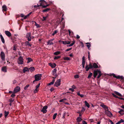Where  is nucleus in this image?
I'll list each match as a JSON object with an SVG mask.
<instances>
[{"label": "nucleus", "mask_w": 124, "mask_h": 124, "mask_svg": "<svg viewBox=\"0 0 124 124\" xmlns=\"http://www.w3.org/2000/svg\"><path fill=\"white\" fill-rule=\"evenodd\" d=\"M61 82V80L60 79H59L57 80L55 82V84H54V85L55 86L58 87L59 86L60 84V82Z\"/></svg>", "instance_id": "0eeeda50"}, {"label": "nucleus", "mask_w": 124, "mask_h": 124, "mask_svg": "<svg viewBox=\"0 0 124 124\" xmlns=\"http://www.w3.org/2000/svg\"><path fill=\"white\" fill-rule=\"evenodd\" d=\"M54 84L52 82H51L48 84L49 85H50L53 84Z\"/></svg>", "instance_id": "4d7b16f0"}, {"label": "nucleus", "mask_w": 124, "mask_h": 124, "mask_svg": "<svg viewBox=\"0 0 124 124\" xmlns=\"http://www.w3.org/2000/svg\"><path fill=\"white\" fill-rule=\"evenodd\" d=\"M0 56L1 59L3 61L5 60V54L3 52H1L0 53Z\"/></svg>", "instance_id": "9d476101"}, {"label": "nucleus", "mask_w": 124, "mask_h": 124, "mask_svg": "<svg viewBox=\"0 0 124 124\" xmlns=\"http://www.w3.org/2000/svg\"><path fill=\"white\" fill-rule=\"evenodd\" d=\"M80 37V36L78 35H76V38L78 39Z\"/></svg>", "instance_id": "69168bd1"}, {"label": "nucleus", "mask_w": 124, "mask_h": 124, "mask_svg": "<svg viewBox=\"0 0 124 124\" xmlns=\"http://www.w3.org/2000/svg\"><path fill=\"white\" fill-rule=\"evenodd\" d=\"M57 114V113H55L53 115V119L54 120L55 119Z\"/></svg>", "instance_id": "7c9ffc66"}, {"label": "nucleus", "mask_w": 124, "mask_h": 124, "mask_svg": "<svg viewBox=\"0 0 124 124\" xmlns=\"http://www.w3.org/2000/svg\"><path fill=\"white\" fill-rule=\"evenodd\" d=\"M5 33L8 37H9L11 36V33L8 31H5Z\"/></svg>", "instance_id": "2eb2a0df"}, {"label": "nucleus", "mask_w": 124, "mask_h": 124, "mask_svg": "<svg viewBox=\"0 0 124 124\" xmlns=\"http://www.w3.org/2000/svg\"><path fill=\"white\" fill-rule=\"evenodd\" d=\"M80 43H81V46H82L83 47H84V44H83V42H80Z\"/></svg>", "instance_id": "0e129e2a"}, {"label": "nucleus", "mask_w": 124, "mask_h": 124, "mask_svg": "<svg viewBox=\"0 0 124 124\" xmlns=\"http://www.w3.org/2000/svg\"><path fill=\"white\" fill-rule=\"evenodd\" d=\"M17 63L19 64H23V59L21 56H20L17 59Z\"/></svg>", "instance_id": "f257e3e1"}, {"label": "nucleus", "mask_w": 124, "mask_h": 124, "mask_svg": "<svg viewBox=\"0 0 124 124\" xmlns=\"http://www.w3.org/2000/svg\"><path fill=\"white\" fill-rule=\"evenodd\" d=\"M5 116L6 117L9 114V112H7L6 111H5Z\"/></svg>", "instance_id": "2f4dec72"}, {"label": "nucleus", "mask_w": 124, "mask_h": 124, "mask_svg": "<svg viewBox=\"0 0 124 124\" xmlns=\"http://www.w3.org/2000/svg\"><path fill=\"white\" fill-rule=\"evenodd\" d=\"M92 75V73H90L88 75V76L87 77L88 78H89L91 77Z\"/></svg>", "instance_id": "a19ab883"}, {"label": "nucleus", "mask_w": 124, "mask_h": 124, "mask_svg": "<svg viewBox=\"0 0 124 124\" xmlns=\"http://www.w3.org/2000/svg\"><path fill=\"white\" fill-rule=\"evenodd\" d=\"M86 44H87V46L88 47V49H89V48L91 46V45L89 43H87Z\"/></svg>", "instance_id": "c756f323"}, {"label": "nucleus", "mask_w": 124, "mask_h": 124, "mask_svg": "<svg viewBox=\"0 0 124 124\" xmlns=\"http://www.w3.org/2000/svg\"><path fill=\"white\" fill-rule=\"evenodd\" d=\"M75 43V41L74 40H73V42L69 45V46H72Z\"/></svg>", "instance_id": "4c0bfd02"}, {"label": "nucleus", "mask_w": 124, "mask_h": 124, "mask_svg": "<svg viewBox=\"0 0 124 124\" xmlns=\"http://www.w3.org/2000/svg\"><path fill=\"white\" fill-rule=\"evenodd\" d=\"M49 65L52 68H54L56 66V64L54 63H49Z\"/></svg>", "instance_id": "ddd939ff"}, {"label": "nucleus", "mask_w": 124, "mask_h": 124, "mask_svg": "<svg viewBox=\"0 0 124 124\" xmlns=\"http://www.w3.org/2000/svg\"><path fill=\"white\" fill-rule=\"evenodd\" d=\"M60 53V51H57L54 53V54L55 55H57Z\"/></svg>", "instance_id": "72a5a7b5"}, {"label": "nucleus", "mask_w": 124, "mask_h": 124, "mask_svg": "<svg viewBox=\"0 0 124 124\" xmlns=\"http://www.w3.org/2000/svg\"><path fill=\"white\" fill-rule=\"evenodd\" d=\"M53 44V43L52 41V40H49L47 42V44L48 45H51Z\"/></svg>", "instance_id": "cd10ccee"}, {"label": "nucleus", "mask_w": 124, "mask_h": 124, "mask_svg": "<svg viewBox=\"0 0 124 124\" xmlns=\"http://www.w3.org/2000/svg\"><path fill=\"white\" fill-rule=\"evenodd\" d=\"M27 71H29L28 69L26 67L24 68L23 70V73H25Z\"/></svg>", "instance_id": "aec40b11"}, {"label": "nucleus", "mask_w": 124, "mask_h": 124, "mask_svg": "<svg viewBox=\"0 0 124 124\" xmlns=\"http://www.w3.org/2000/svg\"><path fill=\"white\" fill-rule=\"evenodd\" d=\"M113 76L117 79H121L120 81L121 82H123L124 79V77L122 76H116L115 74H113L112 75Z\"/></svg>", "instance_id": "7ed1b4c3"}, {"label": "nucleus", "mask_w": 124, "mask_h": 124, "mask_svg": "<svg viewBox=\"0 0 124 124\" xmlns=\"http://www.w3.org/2000/svg\"><path fill=\"white\" fill-rule=\"evenodd\" d=\"M112 95H113V96L114 97H115V98H118L119 97H118V96H116V95H115L114 93H112Z\"/></svg>", "instance_id": "a18cd8bd"}, {"label": "nucleus", "mask_w": 124, "mask_h": 124, "mask_svg": "<svg viewBox=\"0 0 124 124\" xmlns=\"http://www.w3.org/2000/svg\"><path fill=\"white\" fill-rule=\"evenodd\" d=\"M25 45L26 46H31V44H30L29 43V42L28 41H26L25 42Z\"/></svg>", "instance_id": "a211bd4d"}, {"label": "nucleus", "mask_w": 124, "mask_h": 124, "mask_svg": "<svg viewBox=\"0 0 124 124\" xmlns=\"http://www.w3.org/2000/svg\"><path fill=\"white\" fill-rule=\"evenodd\" d=\"M47 16H46V17L43 16V19L42 20V21H43L46 20V18H47Z\"/></svg>", "instance_id": "79ce46f5"}, {"label": "nucleus", "mask_w": 124, "mask_h": 124, "mask_svg": "<svg viewBox=\"0 0 124 124\" xmlns=\"http://www.w3.org/2000/svg\"><path fill=\"white\" fill-rule=\"evenodd\" d=\"M50 9V8H46V9H44L42 11V12H47V11H49Z\"/></svg>", "instance_id": "c85d7f7f"}, {"label": "nucleus", "mask_w": 124, "mask_h": 124, "mask_svg": "<svg viewBox=\"0 0 124 124\" xmlns=\"http://www.w3.org/2000/svg\"><path fill=\"white\" fill-rule=\"evenodd\" d=\"M15 93L14 92L11 95V97H14L15 96Z\"/></svg>", "instance_id": "37998d69"}, {"label": "nucleus", "mask_w": 124, "mask_h": 124, "mask_svg": "<svg viewBox=\"0 0 124 124\" xmlns=\"http://www.w3.org/2000/svg\"><path fill=\"white\" fill-rule=\"evenodd\" d=\"M93 68H98V66L96 63H94L93 65Z\"/></svg>", "instance_id": "4be33fe9"}, {"label": "nucleus", "mask_w": 124, "mask_h": 124, "mask_svg": "<svg viewBox=\"0 0 124 124\" xmlns=\"http://www.w3.org/2000/svg\"><path fill=\"white\" fill-rule=\"evenodd\" d=\"M75 43V41L74 40H73V42L69 45V46H72Z\"/></svg>", "instance_id": "e433bc0d"}, {"label": "nucleus", "mask_w": 124, "mask_h": 124, "mask_svg": "<svg viewBox=\"0 0 124 124\" xmlns=\"http://www.w3.org/2000/svg\"><path fill=\"white\" fill-rule=\"evenodd\" d=\"M82 120L81 118L80 117H78L77 119V122H79L81 121Z\"/></svg>", "instance_id": "a878e982"}, {"label": "nucleus", "mask_w": 124, "mask_h": 124, "mask_svg": "<svg viewBox=\"0 0 124 124\" xmlns=\"http://www.w3.org/2000/svg\"><path fill=\"white\" fill-rule=\"evenodd\" d=\"M89 67L90 68V69H92L93 68V66H92V65L90 63L89 64Z\"/></svg>", "instance_id": "09e8293b"}, {"label": "nucleus", "mask_w": 124, "mask_h": 124, "mask_svg": "<svg viewBox=\"0 0 124 124\" xmlns=\"http://www.w3.org/2000/svg\"><path fill=\"white\" fill-rule=\"evenodd\" d=\"M121 123L123 122H124V121L122 119H121L120 121Z\"/></svg>", "instance_id": "338daca9"}, {"label": "nucleus", "mask_w": 124, "mask_h": 124, "mask_svg": "<svg viewBox=\"0 0 124 124\" xmlns=\"http://www.w3.org/2000/svg\"><path fill=\"white\" fill-rule=\"evenodd\" d=\"M60 56H55L54 58V59H58V58H60Z\"/></svg>", "instance_id": "603ef678"}, {"label": "nucleus", "mask_w": 124, "mask_h": 124, "mask_svg": "<svg viewBox=\"0 0 124 124\" xmlns=\"http://www.w3.org/2000/svg\"><path fill=\"white\" fill-rule=\"evenodd\" d=\"M85 61H82V65H85Z\"/></svg>", "instance_id": "bf43d9fd"}, {"label": "nucleus", "mask_w": 124, "mask_h": 124, "mask_svg": "<svg viewBox=\"0 0 124 124\" xmlns=\"http://www.w3.org/2000/svg\"><path fill=\"white\" fill-rule=\"evenodd\" d=\"M69 90H70L72 92H73L74 91V89L72 88H69Z\"/></svg>", "instance_id": "6e6d98bb"}, {"label": "nucleus", "mask_w": 124, "mask_h": 124, "mask_svg": "<svg viewBox=\"0 0 124 124\" xmlns=\"http://www.w3.org/2000/svg\"><path fill=\"white\" fill-rule=\"evenodd\" d=\"M40 84V83H39L38 85H37L36 86V88L38 89L39 87Z\"/></svg>", "instance_id": "5fc2aeb1"}, {"label": "nucleus", "mask_w": 124, "mask_h": 124, "mask_svg": "<svg viewBox=\"0 0 124 124\" xmlns=\"http://www.w3.org/2000/svg\"><path fill=\"white\" fill-rule=\"evenodd\" d=\"M75 43V41L74 40H73V42L69 45V46H72Z\"/></svg>", "instance_id": "c9c22d12"}, {"label": "nucleus", "mask_w": 124, "mask_h": 124, "mask_svg": "<svg viewBox=\"0 0 124 124\" xmlns=\"http://www.w3.org/2000/svg\"><path fill=\"white\" fill-rule=\"evenodd\" d=\"M29 85H26V86L24 87V89L25 90H26L29 87Z\"/></svg>", "instance_id": "3c124183"}, {"label": "nucleus", "mask_w": 124, "mask_h": 124, "mask_svg": "<svg viewBox=\"0 0 124 124\" xmlns=\"http://www.w3.org/2000/svg\"><path fill=\"white\" fill-rule=\"evenodd\" d=\"M85 68L86 69V70L87 71H88L89 69H90V68L88 67V66L87 65L86 66Z\"/></svg>", "instance_id": "f704fd0d"}, {"label": "nucleus", "mask_w": 124, "mask_h": 124, "mask_svg": "<svg viewBox=\"0 0 124 124\" xmlns=\"http://www.w3.org/2000/svg\"><path fill=\"white\" fill-rule=\"evenodd\" d=\"M41 74H38L35 75V81H38L40 80L41 79Z\"/></svg>", "instance_id": "f03ea898"}, {"label": "nucleus", "mask_w": 124, "mask_h": 124, "mask_svg": "<svg viewBox=\"0 0 124 124\" xmlns=\"http://www.w3.org/2000/svg\"><path fill=\"white\" fill-rule=\"evenodd\" d=\"M1 70L2 71L4 72H7V68L6 66H4L2 68Z\"/></svg>", "instance_id": "f3484780"}, {"label": "nucleus", "mask_w": 124, "mask_h": 124, "mask_svg": "<svg viewBox=\"0 0 124 124\" xmlns=\"http://www.w3.org/2000/svg\"><path fill=\"white\" fill-rule=\"evenodd\" d=\"M29 70L31 71H32L34 70L35 69L34 67H31L29 68Z\"/></svg>", "instance_id": "473e14b6"}, {"label": "nucleus", "mask_w": 124, "mask_h": 124, "mask_svg": "<svg viewBox=\"0 0 124 124\" xmlns=\"http://www.w3.org/2000/svg\"><path fill=\"white\" fill-rule=\"evenodd\" d=\"M85 106H87L88 108H89L90 106L88 103L86 101H85Z\"/></svg>", "instance_id": "393cba45"}, {"label": "nucleus", "mask_w": 124, "mask_h": 124, "mask_svg": "<svg viewBox=\"0 0 124 124\" xmlns=\"http://www.w3.org/2000/svg\"><path fill=\"white\" fill-rule=\"evenodd\" d=\"M16 82V80H14L13 81V83L14 84H15Z\"/></svg>", "instance_id": "774afa93"}, {"label": "nucleus", "mask_w": 124, "mask_h": 124, "mask_svg": "<svg viewBox=\"0 0 124 124\" xmlns=\"http://www.w3.org/2000/svg\"><path fill=\"white\" fill-rule=\"evenodd\" d=\"M101 106L105 110L108 109V107L107 106L104 105L103 104H101Z\"/></svg>", "instance_id": "9b49d317"}, {"label": "nucleus", "mask_w": 124, "mask_h": 124, "mask_svg": "<svg viewBox=\"0 0 124 124\" xmlns=\"http://www.w3.org/2000/svg\"><path fill=\"white\" fill-rule=\"evenodd\" d=\"M26 37L27 39V40L29 41L31 40V33L30 32L28 33L26 35Z\"/></svg>", "instance_id": "423d86ee"}, {"label": "nucleus", "mask_w": 124, "mask_h": 124, "mask_svg": "<svg viewBox=\"0 0 124 124\" xmlns=\"http://www.w3.org/2000/svg\"><path fill=\"white\" fill-rule=\"evenodd\" d=\"M14 100L13 99L11 98L9 100V101L11 103L13 102L14 101Z\"/></svg>", "instance_id": "c03bdc74"}, {"label": "nucleus", "mask_w": 124, "mask_h": 124, "mask_svg": "<svg viewBox=\"0 0 124 124\" xmlns=\"http://www.w3.org/2000/svg\"><path fill=\"white\" fill-rule=\"evenodd\" d=\"M105 113L108 116L110 117H111L112 116V113L108 110V109L105 110Z\"/></svg>", "instance_id": "20e7f679"}, {"label": "nucleus", "mask_w": 124, "mask_h": 124, "mask_svg": "<svg viewBox=\"0 0 124 124\" xmlns=\"http://www.w3.org/2000/svg\"><path fill=\"white\" fill-rule=\"evenodd\" d=\"M35 25L36 26H37V27H39V25L36 22H35Z\"/></svg>", "instance_id": "e2e57ef3"}, {"label": "nucleus", "mask_w": 124, "mask_h": 124, "mask_svg": "<svg viewBox=\"0 0 124 124\" xmlns=\"http://www.w3.org/2000/svg\"><path fill=\"white\" fill-rule=\"evenodd\" d=\"M20 87L19 86L16 87L14 90V93H16L18 92L20 90Z\"/></svg>", "instance_id": "1a4fd4ad"}, {"label": "nucleus", "mask_w": 124, "mask_h": 124, "mask_svg": "<svg viewBox=\"0 0 124 124\" xmlns=\"http://www.w3.org/2000/svg\"><path fill=\"white\" fill-rule=\"evenodd\" d=\"M64 60H70V59L69 57H64L63 58Z\"/></svg>", "instance_id": "58836bf2"}, {"label": "nucleus", "mask_w": 124, "mask_h": 124, "mask_svg": "<svg viewBox=\"0 0 124 124\" xmlns=\"http://www.w3.org/2000/svg\"><path fill=\"white\" fill-rule=\"evenodd\" d=\"M0 37L1 39V41L3 43H5L4 40V39L3 37L2 36L1 34L0 35Z\"/></svg>", "instance_id": "5701e85b"}, {"label": "nucleus", "mask_w": 124, "mask_h": 124, "mask_svg": "<svg viewBox=\"0 0 124 124\" xmlns=\"http://www.w3.org/2000/svg\"><path fill=\"white\" fill-rule=\"evenodd\" d=\"M98 75L97 77V78H99L101 76V72L100 71H98Z\"/></svg>", "instance_id": "bb28decb"}, {"label": "nucleus", "mask_w": 124, "mask_h": 124, "mask_svg": "<svg viewBox=\"0 0 124 124\" xmlns=\"http://www.w3.org/2000/svg\"><path fill=\"white\" fill-rule=\"evenodd\" d=\"M40 5H39L37 4V5H34V8H36L37 7H39L41 6L42 5V3H45V4H47V2L44 0H40L39 1Z\"/></svg>", "instance_id": "39448f33"}, {"label": "nucleus", "mask_w": 124, "mask_h": 124, "mask_svg": "<svg viewBox=\"0 0 124 124\" xmlns=\"http://www.w3.org/2000/svg\"><path fill=\"white\" fill-rule=\"evenodd\" d=\"M114 92L115 93V94H116V95H117L118 96H121V97H122V95L120 93H119L115 91H114Z\"/></svg>", "instance_id": "b1692460"}, {"label": "nucleus", "mask_w": 124, "mask_h": 124, "mask_svg": "<svg viewBox=\"0 0 124 124\" xmlns=\"http://www.w3.org/2000/svg\"><path fill=\"white\" fill-rule=\"evenodd\" d=\"M38 91V90L37 88H36V89L34 90V92L35 93H37Z\"/></svg>", "instance_id": "864d4df0"}, {"label": "nucleus", "mask_w": 124, "mask_h": 124, "mask_svg": "<svg viewBox=\"0 0 124 124\" xmlns=\"http://www.w3.org/2000/svg\"><path fill=\"white\" fill-rule=\"evenodd\" d=\"M74 77L75 78H79V76L78 75H76L74 76Z\"/></svg>", "instance_id": "8fccbe9b"}, {"label": "nucleus", "mask_w": 124, "mask_h": 124, "mask_svg": "<svg viewBox=\"0 0 124 124\" xmlns=\"http://www.w3.org/2000/svg\"><path fill=\"white\" fill-rule=\"evenodd\" d=\"M61 42L64 44V45H66L67 44V43H66V41H61Z\"/></svg>", "instance_id": "de8ad7c7"}, {"label": "nucleus", "mask_w": 124, "mask_h": 124, "mask_svg": "<svg viewBox=\"0 0 124 124\" xmlns=\"http://www.w3.org/2000/svg\"><path fill=\"white\" fill-rule=\"evenodd\" d=\"M56 70H57L56 69H54L53 70L52 72V74L53 75H57L56 74Z\"/></svg>", "instance_id": "f8f14e48"}, {"label": "nucleus", "mask_w": 124, "mask_h": 124, "mask_svg": "<svg viewBox=\"0 0 124 124\" xmlns=\"http://www.w3.org/2000/svg\"><path fill=\"white\" fill-rule=\"evenodd\" d=\"M118 113L121 115H123L124 114V109H121L118 111Z\"/></svg>", "instance_id": "6ab92c4d"}, {"label": "nucleus", "mask_w": 124, "mask_h": 124, "mask_svg": "<svg viewBox=\"0 0 124 124\" xmlns=\"http://www.w3.org/2000/svg\"><path fill=\"white\" fill-rule=\"evenodd\" d=\"M66 100V99L65 98H64L63 99H62L59 101V102H63L64 101H65Z\"/></svg>", "instance_id": "49530a36"}, {"label": "nucleus", "mask_w": 124, "mask_h": 124, "mask_svg": "<svg viewBox=\"0 0 124 124\" xmlns=\"http://www.w3.org/2000/svg\"><path fill=\"white\" fill-rule=\"evenodd\" d=\"M27 59V63H29L31 62L32 61V59H31V58L30 57L28 58Z\"/></svg>", "instance_id": "412c9836"}, {"label": "nucleus", "mask_w": 124, "mask_h": 124, "mask_svg": "<svg viewBox=\"0 0 124 124\" xmlns=\"http://www.w3.org/2000/svg\"><path fill=\"white\" fill-rule=\"evenodd\" d=\"M47 107L46 106H45L42 108L41 111L43 112V113H46L47 112L46 109Z\"/></svg>", "instance_id": "6e6552de"}, {"label": "nucleus", "mask_w": 124, "mask_h": 124, "mask_svg": "<svg viewBox=\"0 0 124 124\" xmlns=\"http://www.w3.org/2000/svg\"><path fill=\"white\" fill-rule=\"evenodd\" d=\"M85 108H84L83 107H82V109L81 110V111H84V112L85 111Z\"/></svg>", "instance_id": "680f3d73"}, {"label": "nucleus", "mask_w": 124, "mask_h": 124, "mask_svg": "<svg viewBox=\"0 0 124 124\" xmlns=\"http://www.w3.org/2000/svg\"><path fill=\"white\" fill-rule=\"evenodd\" d=\"M82 124H87L86 122L84 121H82Z\"/></svg>", "instance_id": "052dcab7"}, {"label": "nucleus", "mask_w": 124, "mask_h": 124, "mask_svg": "<svg viewBox=\"0 0 124 124\" xmlns=\"http://www.w3.org/2000/svg\"><path fill=\"white\" fill-rule=\"evenodd\" d=\"M2 11H6L7 10V8L5 5H4L2 6Z\"/></svg>", "instance_id": "dca6fc26"}, {"label": "nucleus", "mask_w": 124, "mask_h": 124, "mask_svg": "<svg viewBox=\"0 0 124 124\" xmlns=\"http://www.w3.org/2000/svg\"><path fill=\"white\" fill-rule=\"evenodd\" d=\"M57 32V30H55L54 31L53 33L52 34V35L54 36L55 34H56Z\"/></svg>", "instance_id": "ea45409f"}, {"label": "nucleus", "mask_w": 124, "mask_h": 124, "mask_svg": "<svg viewBox=\"0 0 124 124\" xmlns=\"http://www.w3.org/2000/svg\"><path fill=\"white\" fill-rule=\"evenodd\" d=\"M71 49H72V48L67 49L65 51H68L69 50H70Z\"/></svg>", "instance_id": "13d9d810"}, {"label": "nucleus", "mask_w": 124, "mask_h": 124, "mask_svg": "<svg viewBox=\"0 0 124 124\" xmlns=\"http://www.w3.org/2000/svg\"><path fill=\"white\" fill-rule=\"evenodd\" d=\"M98 71H99L97 70L94 71V78H95L96 76L98 74Z\"/></svg>", "instance_id": "4468645a"}]
</instances>
